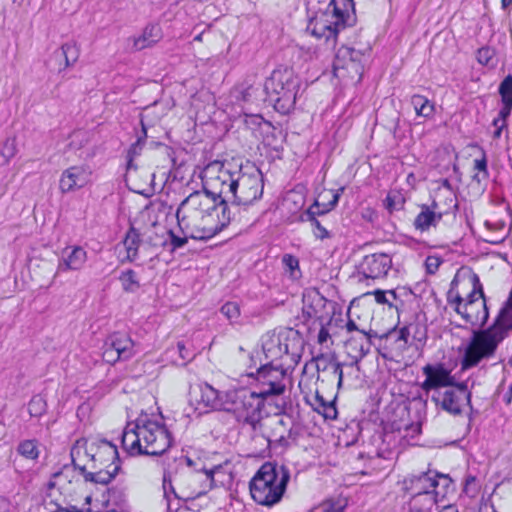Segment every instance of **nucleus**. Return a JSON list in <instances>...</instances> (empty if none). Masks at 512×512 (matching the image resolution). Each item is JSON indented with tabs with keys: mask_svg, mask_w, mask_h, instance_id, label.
Segmentation results:
<instances>
[{
	"mask_svg": "<svg viewBox=\"0 0 512 512\" xmlns=\"http://www.w3.org/2000/svg\"><path fill=\"white\" fill-rule=\"evenodd\" d=\"M471 284V291L467 294L465 298H463V303L465 301H473V302H485V295L483 292V286L480 282V278L477 274L473 273L469 278Z\"/></svg>",
	"mask_w": 512,
	"mask_h": 512,
	"instance_id": "obj_37",
	"label": "nucleus"
},
{
	"mask_svg": "<svg viewBox=\"0 0 512 512\" xmlns=\"http://www.w3.org/2000/svg\"><path fill=\"white\" fill-rule=\"evenodd\" d=\"M373 337L380 338L378 333L373 330H370L369 332L359 331V334L357 333L356 336H352L347 340V347H351L353 350L357 351L355 363L369 353L372 345L371 339Z\"/></svg>",
	"mask_w": 512,
	"mask_h": 512,
	"instance_id": "obj_28",
	"label": "nucleus"
},
{
	"mask_svg": "<svg viewBox=\"0 0 512 512\" xmlns=\"http://www.w3.org/2000/svg\"><path fill=\"white\" fill-rule=\"evenodd\" d=\"M433 476H435L437 490L442 491V494H439L438 497H444L448 488L452 485V479L449 477V475L438 472H433Z\"/></svg>",
	"mask_w": 512,
	"mask_h": 512,
	"instance_id": "obj_48",
	"label": "nucleus"
},
{
	"mask_svg": "<svg viewBox=\"0 0 512 512\" xmlns=\"http://www.w3.org/2000/svg\"><path fill=\"white\" fill-rule=\"evenodd\" d=\"M250 376L255 378V391L265 402H269L273 397L280 396L286 391L287 375L283 368L267 363L259 367L255 374Z\"/></svg>",
	"mask_w": 512,
	"mask_h": 512,
	"instance_id": "obj_11",
	"label": "nucleus"
},
{
	"mask_svg": "<svg viewBox=\"0 0 512 512\" xmlns=\"http://www.w3.org/2000/svg\"><path fill=\"white\" fill-rule=\"evenodd\" d=\"M106 344L110 345L122 357L124 361L131 359L135 353V343L131 337L122 332H115L106 339Z\"/></svg>",
	"mask_w": 512,
	"mask_h": 512,
	"instance_id": "obj_25",
	"label": "nucleus"
},
{
	"mask_svg": "<svg viewBox=\"0 0 512 512\" xmlns=\"http://www.w3.org/2000/svg\"><path fill=\"white\" fill-rule=\"evenodd\" d=\"M254 87L253 86H250L248 87L247 89H245L242 93V98L244 101H250L251 97H252V94L254 92Z\"/></svg>",
	"mask_w": 512,
	"mask_h": 512,
	"instance_id": "obj_63",
	"label": "nucleus"
},
{
	"mask_svg": "<svg viewBox=\"0 0 512 512\" xmlns=\"http://www.w3.org/2000/svg\"><path fill=\"white\" fill-rule=\"evenodd\" d=\"M425 380L421 384V389L426 393L435 390L441 391V388H447L456 383L451 371L444 364H427L422 368Z\"/></svg>",
	"mask_w": 512,
	"mask_h": 512,
	"instance_id": "obj_16",
	"label": "nucleus"
},
{
	"mask_svg": "<svg viewBox=\"0 0 512 512\" xmlns=\"http://www.w3.org/2000/svg\"><path fill=\"white\" fill-rule=\"evenodd\" d=\"M55 55L59 58H63L65 61L64 69L73 66L79 58L80 51L75 43H65L61 46L59 51L55 52Z\"/></svg>",
	"mask_w": 512,
	"mask_h": 512,
	"instance_id": "obj_34",
	"label": "nucleus"
},
{
	"mask_svg": "<svg viewBox=\"0 0 512 512\" xmlns=\"http://www.w3.org/2000/svg\"><path fill=\"white\" fill-rule=\"evenodd\" d=\"M346 329L348 332H357L359 334V331H363L362 329H359L356 325L355 321L352 319H349L346 323Z\"/></svg>",
	"mask_w": 512,
	"mask_h": 512,
	"instance_id": "obj_61",
	"label": "nucleus"
},
{
	"mask_svg": "<svg viewBox=\"0 0 512 512\" xmlns=\"http://www.w3.org/2000/svg\"><path fill=\"white\" fill-rule=\"evenodd\" d=\"M404 204L405 199L398 191H390L384 200V206L389 213L402 210L404 208Z\"/></svg>",
	"mask_w": 512,
	"mask_h": 512,
	"instance_id": "obj_40",
	"label": "nucleus"
},
{
	"mask_svg": "<svg viewBox=\"0 0 512 512\" xmlns=\"http://www.w3.org/2000/svg\"><path fill=\"white\" fill-rule=\"evenodd\" d=\"M48 404L44 396L36 394L27 404V411L31 418L40 419L47 413Z\"/></svg>",
	"mask_w": 512,
	"mask_h": 512,
	"instance_id": "obj_35",
	"label": "nucleus"
},
{
	"mask_svg": "<svg viewBox=\"0 0 512 512\" xmlns=\"http://www.w3.org/2000/svg\"><path fill=\"white\" fill-rule=\"evenodd\" d=\"M141 423L142 418H139L135 423H128L123 430L121 437L122 447L130 455H142Z\"/></svg>",
	"mask_w": 512,
	"mask_h": 512,
	"instance_id": "obj_23",
	"label": "nucleus"
},
{
	"mask_svg": "<svg viewBox=\"0 0 512 512\" xmlns=\"http://www.w3.org/2000/svg\"><path fill=\"white\" fill-rule=\"evenodd\" d=\"M159 39V28L154 25L147 26L142 35L134 39V48L137 51L143 50L157 43Z\"/></svg>",
	"mask_w": 512,
	"mask_h": 512,
	"instance_id": "obj_31",
	"label": "nucleus"
},
{
	"mask_svg": "<svg viewBox=\"0 0 512 512\" xmlns=\"http://www.w3.org/2000/svg\"><path fill=\"white\" fill-rule=\"evenodd\" d=\"M140 242L141 239L139 231L133 226H131L129 230L126 232L125 238L122 242L127 252V261L134 262L137 259Z\"/></svg>",
	"mask_w": 512,
	"mask_h": 512,
	"instance_id": "obj_29",
	"label": "nucleus"
},
{
	"mask_svg": "<svg viewBox=\"0 0 512 512\" xmlns=\"http://www.w3.org/2000/svg\"><path fill=\"white\" fill-rule=\"evenodd\" d=\"M265 403L255 390L239 388L226 391L224 411L232 413L238 423L255 424L262 419Z\"/></svg>",
	"mask_w": 512,
	"mask_h": 512,
	"instance_id": "obj_7",
	"label": "nucleus"
},
{
	"mask_svg": "<svg viewBox=\"0 0 512 512\" xmlns=\"http://www.w3.org/2000/svg\"><path fill=\"white\" fill-rule=\"evenodd\" d=\"M404 489L413 500L424 496L427 504L434 505L442 491L437 490L433 472H424L404 480Z\"/></svg>",
	"mask_w": 512,
	"mask_h": 512,
	"instance_id": "obj_14",
	"label": "nucleus"
},
{
	"mask_svg": "<svg viewBox=\"0 0 512 512\" xmlns=\"http://www.w3.org/2000/svg\"><path fill=\"white\" fill-rule=\"evenodd\" d=\"M350 11H354L353 0H330L324 10L319 9L310 18L307 31L334 47L338 33L352 25Z\"/></svg>",
	"mask_w": 512,
	"mask_h": 512,
	"instance_id": "obj_3",
	"label": "nucleus"
},
{
	"mask_svg": "<svg viewBox=\"0 0 512 512\" xmlns=\"http://www.w3.org/2000/svg\"><path fill=\"white\" fill-rule=\"evenodd\" d=\"M496 51L494 48L485 46L481 47L477 51V61L484 66L495 67L496 66Z\"/></svg>",
	"mask_w": 512,
	"mask_h": 512,
	"instance_id": "obj_43",
	"label": "nucleus"
},
{
	"mask_svg": "<svg viewBox=\"0 0 512 512\" xmlns=\"http://www.w3.org/2000/svg\"><path fill=\"white\" fill-rule=\"evenodd\" d=\"M93 470L91 474L86 475V482L107 485L119 473L121 466H113V468L98 467V469Z\"/></svg>",
	"mask_w": 512,
	"mask_h": 512,
	"instance_id": "obj_30",
	"label": "nucleus"
},
{
	"mask_svg": "<svg viewBox=\"0 0 512 512\" xmlns=\"http://www.w3.org/2000/svg\"><path fill=\"white\" fill-rule=\"evenodd\" d=\"M481 490V484L474 475H467L464 479L462 493L468 498L474 499L478 496Z\"/></svg>",
	"mask_w": 512,
	"mask_h": 512,
	"instance_id": "obj_42",
	"label": "nucleus"
},
{
	"mask_svg": "<svg viewBox=\"0 0 512 512\" xmlns=\"http://www.w3.org/2000/svg\"><path fill=\"white\" fill-rule=\"evenodd\" d=\"M315 207H309L305 212L306 221H309L312 232L317 239L324 240L331 237L330 232L318 220L319 212L315 211Z\"/></svg>",
	"mask_w": 512,
	"mask_h": 512,
	"instance_id": "obj_32",
	"label": "nucleus"
},
{
	"mask_svg": "<svg viewBox=\"0 0 512 512\" xmlns=\"http://www.w3.org/2000/svg\"><path fill=\"white\" fill-rule=\"evenodd\" d=\"M444 214L445 212L439 209L436 201H433L430 205L423 204L420 206V212L414 219L413 226L420 232H426L431 227H436Z\"/></svg>",
	"mask_w": 512,
	"mask_h": 512,
	"instance_id": "obj_22",
	"label": "nucleus"
},
{
	"mask_svg": "<svg viewBox=\"0 0 512 512\" xmlns=\"http://www.w3.org/2000/svg\"><path fill=\"white\" fill-rule=\"evenodd\" d=\"M235 217L225 198L217 200L215 194L204 187L187 196L176 211L179 229L191 239L208 240L223 231Z\"/></svg>",
	"mask_w": 512,
	"mask_h": 512,
	"instance_id": "obj_1",
	"label": "nucleus"
},
{
	"mask_svg": "<svg viewBox=\"0 0 512 512\" xmlns=\"http://www.w3.org/2000/svg\"><path fill=\"white\" fill-rule=\"evenodd\" d=\"M512 333V290L493 324L473 335L461 359V370L477 366L482 360L492 357L498 345Z\"/></svg>",
	"mask_w": 512,
	"mask_h": 512,
	"instance_id": "obj_2",
	"label": "nucleus"
},
{
	"mask_svg": "<svg viewBox=\"0 0 512 512\" xmlns=\"http://www.w3.org/2000/svg\"><path fill=\"white\" fill-rule=\"evenodd\" d=\"M502 107L498 113L499 120H502V124L499 126L498 130L495 131L494 137H500L501 131L506 127L507 118L510 116L512 111V102L511 101H501Z\"/></svg>",
	"mask_w": 512,
	"mask_h": 512,
	"instance_id": "obj_45",
	"label": "nucleus"
},
{
	"mask_svg": "<svg viewBox=\"0 0 512 512\" xmlns=\"http://www.w3.org/2000/svg\"><path fill=\"white\" fill-rule=\"evenodd\" d=\"M77 448H73L71 450V457H72V462H73V465L75 468H78L81 475L83 476L84 480L86 481V475L87 474H91L92 471H87L86 467L85 466H78L76 463H75V458H74V455H75V451H76Z\"/></svg>",
	"mask_w": 512,
	"mask_h": 512,
	"instance_id": "obj_58",
	"label": "nucleus"
},
{
	"mask_svg": "<svg viewBox=\"0 0 512 512\" xmlns=\"http://www.w3.org/2000/svg\"><path fill=\"white\" fill-rule=\"evenodd\" d=\"M170 235H171V244H172L173 248L183 247L188 242V238H191L189 235H184V237L176 236L172 231H170Z\"/></svg>",
	"mask_w": 512,
	"mask_h": 512,
	"instance_id": "obj_56",
	"label": "nucleus"
},
{
	"mask_svg": "<svg viewBox=\"0 0 512 512\" xmlns=\"http://www.w3.org/2000/svg\"><path fill=\"white\" fill-rule=\"evenodd\" d=\"M392 267V259L386 253H373L363 257L359 264V274L365 279L384 278Z\"/></svg>",
	"mask_w": 512,
	"mask_h": 512,
	"instance_id": "obj_17",
	"label": "nucleus"
},
{
	"mask_svg": "<svg viewBox=\"0 0 512 512\" xmlns=\"http://www.w3.org/2000/svg\"><path fill=\"white\" fill-rule=\"evenodd\" d=\"M16 451L19 455L29 460H37L40 455L38 441L36 439L22 440L18 444Z\"/></svg>",
	"mask_w": 512,
	"mask_h": 512,
	"instance_id": "obj_36",
	"label": "nucleus"
},
{
	"mask_svg": "<svg viewBox=\"0 0 512 512\" xmlns=\"http://www.w3.org/2000/svg\"><path fill=\"white\" fill-rule=\"evenodd\" d=\"M345 505L340 502L326 501L322 504V512H344Z\"/></svg>",
	"mask_w": 512,
	"mask_h": 512,
	"instance_id": "obj_55",
	"label": "nucleus"
},
{
	"mask_svg": "<svg viewBox=\"0 0 512 512\" xmlns=\"http://www.w3.org/2000/svg\"><path fill=\"white\" fill-rule=\"evenodd\" d=\"M92 461L91 469L98 467L113 468L121 466L117 447L107 440L97 445L96 451L89 455Z\"/></svg>",
	"mask_w": 512,
	"mask_h": 512,
	"instance_id": "obj_21",
	"label": "nucleus"
},
{
	"mask_svg": "<svg viewBox=\"0 0 512 512\" xmlns=\"http://www.w3.org/2000/svg\"><path fill=\"white\" fill-rule=\"evenodd\" d=\"M9 511H10V501L4 496H0V512H9Z\"/></svg>",
	"mask_w": 512,
	"mask_h": 512,
	"instance_id": "obj_60",
	"label": "nucleus"
},
{
	"mask_svg": "<svg viewBox=\"0 0 512 512\" xmlns=\"http://www.w3.org/2000/svg\"><path fill=\"white\" fill-rule=\"evenodd\" d=\"M503 400L506 404H510L512 401V382L508 387V391L504 394Z\"/></svg>",
	"mask_w": 512,
	"mask_h": 512,
	"instance_id": "obj_64",
	"label": "nucleus"
},
{
	"mask_svg": "<svg viewBox=\"0 0 512 512\" xmlns=\"http://www.w3.org/2000/svg\"><path fill=\"white\" fill-rule=\"evenodd\" d=\"M177 350L182 360V365H185L188 361L194 358L195 353L191 351L189 348H187L183 342L177 343Z\"/></svg>",
	"mask_w": 512,
	"mask_h": 512,
	"instance_id": "obj_51",
	"label": "nucleus"
},
{
	"mask_svg": "<svg viewBox=\"0 0 512 512\" xmlns=\"http://www.w3.org/2000/svg\"><path fill=\"white\" fill-rule=\"evenodd\" d=\"M499 94L501 96V101H511L512 102V75H507L499 86Z\"/></svg>",
	"mask_w": 512,
	"mask_h": 512,
	"instance_id": "obj_49",
	"label": "nucleus"
},
{
	"mask_svg": "<svg viewBox=\"0 0 512 512\" xmlns=\"http://www.w3.org/2000/svg\"><path fill=\"white\" fill-rule=\"evenodd\" d=\"M282 263L286 271L290 273L292 277L296 276V272L300 273L299 259L292 254H284L282 257Z\"/></svg>",
	"mask_w": 512,
	"mask_h": 512,
	"instance_id": "obj_46",
	"label": "nucleus"
},
{
	"mask_svg": "<svg viewBox=\"0 0 512 512\" xmlns=\"http://www.w3.org/2000/svg\"><path fill=\"white\" fill-rule=\"evenodd\" d=\"M473 168L478 171V173L474 174L472 177L474 181L480 183L481 181L488 179L489 171L485 152L482 153L481 158L474 159Z\"/></svg>",
	"mask_w": 512,
	"mask_h": 512,
	"instance_id": "obj_41",
	"label": "nucleus"
},
{
	"mask_svg": "<svg viewBox=\"0 0 512 512\" xmlns=\"http://www.w3.org/2000/svg\"><path fill=\"white\" fill-rule=\"evenodd\" d=\"M87 261L86 250L78 245L67 246L61 252L56 274L80 270Z\"/></svg>",
	"mask_w": 512,
	"mask_h": 512,
	"instance_id": "obj_20",
	"label": "nucleus"
},
{
	"mask_svg": "<svg viewBox=\"0 0 512 512\" xmlns=\"http://www.w3.org/2000/svg\"><path fill=\"white\" fill-rule=\"evenodd\" d=\"M411 104L418 116L429 117L433 114L434 105L422 95H413Z\"/></svg>",
	"mask_w": 512,
	"mask_h": 512,
	"instance_id": "obj_38",
	"label": "nucleus"
},
{
	"mask_svg": "<svg viewBox=\"0 0 512 512\" xmlns=\"http://www.w3.org/2000/svg\"><path fill=\"white\" fill-rule=\"evenodd\" d=\"M375 300L379 304H388L389 306H392V303L388 300L386 296V292L382 290H376L374 291Z\"/></svg>",
	"mask_w": 512,
	"mask_h": 512,
	"instance_id": "obj_57",
	"label": "nucleus"
},
{
	"mask_svg": "<svg viewBox=\"0 0 512 512\" xmlns=\"http://www.w3.org/2000/svg\"><path fill=\"white\" fill-rule=\"evenodd\" d=\"M329 337H330V334H329L328 330L322 325L321 329L318 333V343H320V344L325 343Z\"/></svg>",
	"mask_w": 512,
	"mask_h": 512,
	"instance_id": "obj_59",
	"label": "nucleus"
},
{
	"mask_svg": "<svg viewBox=\"0 0 512 512\" xmlns=\"http://www.w3.org/2000/svg\"><path fill=\"white\" fill-rule=\"evenodd\" d=\"M289 480L286 466L265 462L250 481V494L258 504L273 506L282 499Z\"/></svg>",
	"mask_w": 512,
	"mask_h": 512,
	"instance_id": "obj_4",
	"label": "nucleus"
},
{
	"mask_svg": "<svg viewBox=\"0 0 512 512\" xmlns=\"http://www.w3.org/2000/svg\"><path fill=\"white\" fill-rule=\"evenodd\" d=\"M141 125H142V135L138 137L136 142L133 143L127 151L126 158H127V168L128 169L135 167L133 164V160L136 156H138L140 154V152L145 144V140L147 137V130H146V127H145L143 121H141Z\"/></svg>",
	"mask_w": 512,
	"mask_h": 512,
	"instance_id": "obj_39",
	"label": "nucleus"
},
{
	"mask_svg": "<svg viewBox=\"0 0 512 512\" xmlns=\"http://www.w3.org/2000/svg\"><path fill=\"white\" fill-rule=\"evenodd\" d=\"M448 301L454 305L455 311L461 315L466 324L472 326H484L489 318L488 307L485 302L465 301L458 293L452 298V291L449 292Z\"/></svg>",
	"mask_w": 512,
	"mask_h": 512,
	"instance_id": "obj_15",
	"label": "nucleus"
},
{
	"mask_svg": "<svg viewBox=\"0 0 512 512\" xmlns=\"http://www.w3.org/2000/svg\"><path fill=\"white\" fill-rule=\"evenodd\" d=\"M205 408L212 410H223L226 405V392H220L208 383L200 386V399Z\"/></svg>",
	"mask_w": 512,
	"mask_h": 512,
	"instance_id": "obj_26",
	"label": "nucleus"
},
{
	"mask_svg": "<svg viewBox=\"0 0 512 512\" xmlns=\"http://www.w3.org/2000/svg\"><path fill=\"white\" fill-rule=\"evenodd\" d=\"M413 333V339L417 341H422L426 339L425 330L421 329L419 324H409L401 329L397 330L395 328L390 329L386 333L380 335V339H385L387 341L394 340L395 342H401L400 347H404L408 343L409 336Z\"/></svg>",
	"mask_w": 512,
	"mask_h": 512,
	"instance_id": "obj_24",
	"label": "nucleus"
},
{
	"mask_svg": "<svg viewBox=\"0 0 512 512\" xmlns=\"http://www.w3.org/2000/svg\"><path fill=\"white\" fill-rule=\"evenodd\" d=\"M342 192H343V188H341V189L337 190L335 193H333L332 199L329 200L328 203L321 204L316 200L310 207L316 206L315 211L319 212V216L325 215L337 205Z\"/></svg>",
	"mask_w": 512,
	"mask_h": 512,
	"instance_id": "obj_44",
	"label": "nucleus"
},
{
	"mask_svg": "<svg viewBox=\"0 0 512 512\" xmlns=\"http://www.w3.org/2000/svg\"><path fill=\"white\" fill-rule=\"evenodd\" d=\"M118 279L126 293H136L141 287L138 275L133 269L123 270Z\"/></svg>",
	"mask_w": 512,
	"mask_h": 512,
	"instance_id": "obj_33",
	"label": "nucleus"
},
{
	"mask_svg": "<svg viewBox=\"0 0 512 512\" xmlns=\"http://www.w3.org/2000/svg\"><path fill=\"white\" fill-rule=\"evenodd\" d=\"M239 166L240 164L232 161H213L205 167L206 185L213 189L210 193L215 194L217 200L225 198L228 204V197L233 192L232 181H236Z\"/></svg>",
	"mask_w": 512,
	"mask_h": 512,
	"instance_id": "obj_10",
	"label": "nucleus"
},
{
	"mask_svg": "<svg viewBox=\"0 0 512 512\" xmlns=\"http://www.w3.org/2000/svg\"><path fill=\"white\" fill-rule=\"evenodd\" d=\"M220 312L231 322L236 321L240 316L239 305L235 302L225 303L221 307Z\"/></svg>",
	"mask_w": 512,
	"mask_h": 512,
	"instance_id": "obj_47",
	"label": "nucleus"
},
{
	"mask_svg": "<svg viewBox=\"0 0 512 512\" xmlns=\"http://www.w3.org/2000/svg\"><path fill=\"white\" fill-rule=\"evenodd\" d=\"M301 79L291 68H277L264 82L266 101L282 115L289 114L296 104Z\"/></svg>",
	"mask_w": 512,
	"mask_h": 512,
	"instance_id": "obj_5",
	"label": "nucleus"
},
{
	"mask_svg": "<svg viewBox=\"0 0 512 512\" xmlns=\"http://www.w3.org/2000/svg\"><path fill=\"white\" fill-rule=\"evenodd\" d=\"M175 461L178 462L179 466L186 464L188 467H191L193 465V461L187 456H180L178 459H175Z\"/></svg>",
	"mask_w": 512,
	"mask_h": 512,
	"instance_id": "obj_62",
	"label": "nucleus"
},
{
	"mask_svg": "<svg viewBox=\"0 0 512 512\" xmlns=\"http://www.w3.org/2000/svg\"><path fill=\"white\" fill-rule=\"evenodd\" d=\"M225 472L223 471L222 465H214L210 468L202 466L197 468L194 473L189 475L194 481H201V489L193 490L189 494H178L173 486L174 474L170 469V466L164 470L163 474V493L164 499L166 500L167 512H177L181 504L177 501L176 507H173L172 498L175 500L195 499L202 495H205L208 491L217 487L218 484H223Z\"/></svg>",
	"mask_w": 512,
	"mask_h": 512,
	"instance_id": "obj_6",
	"label": "nucleus"
},
{
	"mask_svg": "<svg viewBox=\"0 0 512 512\" xmlns=\"http://www.w3.org/2000/svg\"><path fill=\"white\" fill-rule=\"evenodd\" d=\"M16 152L15 142L14 140H7L2 148L1 156L5 159L7 162L9 159H11Z\"/></svg>",
	"mask_w": 512,
	"mask_h": 512,
	"instance_id": "obj_52",
	"label": "nucleus"
},
{
	"mask_svg": "<svg viewBox=\"0 0 512 512\" xmlns=\"http://www.w3.org/2000/svg\"><path fill=\"white\" fill-rule=\"evenodd\" d=\"M328 300L316 290H311L303 294L302 313L306 320H319L321 324L328 317L326 310Z\"/></svg>",
	"mask_w": 512,
	"mask_h": 512,
	"instance_id": "obj_19",
	"label": "nucleus"
},
{
	"mask_svg": "<svg viewBox=\"0 0 512 512\" xmlns=\"http://www.w3.org/2000/svg\"><path fill=\"white\" fill-rule=\"evenodd\" d=\"M431 400L437 407L447 413L457 416L463 412L466 406H470L471 392L467 382L454 383L443 391H436Z\"/></svg>",
	"mask_w": 512,
	"mask_h": 512,
	"instance_id": "obj_13",
	"label": "nucleus"
},
{
	"mask_svg": "<svg viewBox=\"0 0 512 512\" xmlns=\"http://www.w3.org/2000/svg\"><path fill=\"white\" fill-rule=\"evenodd\" d=\"M441 263H442V261L439 257L428 256L425 260V267H426L427 273L434 274L438 270Z\"/></svg>",
	"mask_w": 512,
	"mask_h": 512,
	"instance_id": "obj_53",
	"label": "nucleus"
},
{
	"mask_svg": "<svg viewBox=\"0 0 512 512\" xmlns=\"http://www.w3.org/2000/svg\"><path fill=\"white\" fill-rule=\"evenodd\" d=\"M328 365L332 368L333 374L338 377L337 386H338V388H340L342 386L343 376H344L343 369H342L343 365L334 359L330 360Z\"/></svg>",
	"mask_w": 512,
	"mask_h": 512,
	"instance_id": "obj_54",
	"label": "nucleus"
},
{
	"mask_svg": "<svg viewBox=\"0 0 512 512\" xmlns=\"http://www.w3.org/2000/svg\"><path fill=\"white\" fill-rule=\"evenodd\" d=\"M232 195L228 197L233 208L247 207L262 198L264 179L261 171L256 167L240 165L236 181H232Z\"/></svg>",
	"mask_w": 512,
	"mask_h": 512,
	"instance_id": "obj_8",
	"label": "nucleus"
},
{
	"mask_svg": "<svg viewBox=\"0 0 512 512\" xmlns=\"http://www.w3.org/2000/svg\"><path fill=\"white\" fill-rule=\"evenodd\" d=\"M91 175L92 171L86 165L71 166L62 172L59 189L62 193L81 189L90 182Z\"/></svg>",
	"mask_w": 512,
	"mask_h": 512,
	"instance_id": "obj_18",
	"label": "nucleus"
},
{
	"mask_svg": "<svg viewBox=\"0 0 512 512\" xmlns=\"http://www.w3.org/2000/svg\"><path fill=\"white\" fill-rule=\"evenodd\" d=\"M140 436L142 455L160 456L172 445V436L167 427L157 421L142 419Z\"/></svg>",
	"mask_w": 512,
	"mask_h": 512,
	"instance_id": "obj_12",
	"label": "nucleus"
},
{
	"mask_svg": "<svg viewBox=\"0 0 512 512\" xmlns=\"http://www.w3.org/2000/svg\"><path fill=\"white\" fill-rule=\"evenodd\" d=\"M102 357L105 362L112 365L118 361H124L122 357H118V353L110 345H107L106 342L104 343Z\"/></svg>",
	"mask_w": 512,
	"mask_h": 512,
	"instance_id": "obj_50",
	"label": "nucleus"
},
{
	"mask_svg": "<svg viewBox=\"0 0 512 512\" xmlns=\"http://www.w3.org/2000/svg\"><path fill=\"white\" fill-rule=\"evenodd\" d=\"M261 344L265 359L272 364L284 356H291L292 359L299 357L303 340L297 330L289 328L265 333Z\"/></svg>",
	"mask_w": 512,
	"mask_h": 512,
	"instance_id": "obj_9",
	"label": "nucleus"
},
{
	"mask_svg": "<svg viewBox=\"0 0 512 512\" xmlns=\"http://www.w3.org/2000/svg\"><path fill=\"white\" fill-rule=\"evenodd\" d=\"M249 426L250 446L254 455H262L269 450L271 440L262 431V422L258 420L254 423L247 424Z\"/></svg>",
	"mask_w": 512,
	"mask_h": 512,
	"instance_id": "obj_27",
	"label": "nucleus"
}]
</instances>
